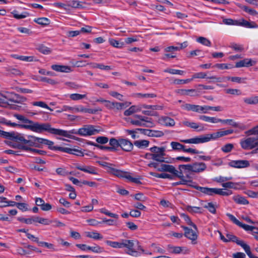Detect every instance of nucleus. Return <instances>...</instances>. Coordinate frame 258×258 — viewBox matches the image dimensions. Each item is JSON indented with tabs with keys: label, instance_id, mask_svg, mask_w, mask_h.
<instances>
[{
	"label": "nucleus",
	"instance_id": "obj_26",
	"mask_svg": "<svg viewBox=\"0 0 258 258\" xmlns=\"http://www.w3.org/2000/svg\"><path fill=\"white\" fill-rule=\"evenodd\" d=\"M28 139H30L33 147L40 148L43 141V138H38L32 136H28Z\"/></svg>",
	"mask_w": 258,
	"mask_h": 258
},
{
	"label": "nucleus",
	"instance_id": "obj_53",
	"mask_svg": "<svg viewBox=\"0 0 258 258\" xmlns=\"http://www.w3.org/2000/svg\"><path fill=\"white\" fill-rule=\"evenodd\" d=\"M3 123H4V124L7 125L8 126H12V127L19 126L22 128H23V126L25 125V124H18V123H16L15 122H12L10 120H5L3 122Z\"/></svg>",
	"mask_w": 258,
	"mask_h": 258
},
{
	"label": "nucleus",
	"instance_id": "obj_13",
	"mask_svg": "<svg viewBox=\"0 0 258 258\" xmlns=\"http://www.w3.org/2000/svg\"><path fill=\"white\" fill-rule=\"evenodd\" d=\"M19 133L15 132H7L0 130V136L5 139L18 142Z\"/></svg>",
	"mask_w": 258,
	"mask_h": 258
},
{
	"label": "nucleus",
	"instance_id": "obj_60",
	"mask_svg": "<svg viewBox=\"0 0 258 258\" xmlns=\"http://www.w3.org/2000/svg\"><path fill=\"white\" fill-rule=\"evenodd\" d=\"M32 104L34 106H40L43 108H47L51 111H52L53 110L51 109L45 102L42 101H36L33 102L32 103Z\"/></svg>",
	"mask_w": 258,
	"mask_h": 258
},
{
	"label": "nucleus",
	"instance_id": "obj_64",
	"mask_svg": "<svg viewBox=\"0 0 258 258\" xmlns=\"http://www.w3.org/2000/svg\"><path fill=\"white\" fill-rule=\"evenodd\" d=\"M96 141L98 144H105L108 142V138L106 137L100 136L96 138Z\"/></svg>",
	"mask_w": 258,
	"mask_h": 258
},
{
	"label": "nucleus",
	"instance_id": "obj_43",
	"mask_svg": "<svg viewBox=\"0 0 258 258\" xmlns=\"http://www.w3.org/2000/svg\"><path fill=\"white\" fill-rule=\"evenodd\" d=\"M37 49L40 52L44 54H48L51 52V50L50 49V48L46 47V46L43 44L40 45L38 47Z\"/></svg>",
	"mask_w": 258,
	"mask_h": 258
},
{
	"label": "nucleus",
	"instance_id": "obj_2",
	"mask_svg": "<svg viewBox=\"0 0 258 258\" xmlns=\"http://www.w3.org/2000/svg\"><path fill=\"white\" fill-rule=\"evenodd\" d=\"M233 133L234 130L232 129L227 130H220L213 134H208L189 139L181 140L180 141L186 144H198L208 142L211 140H216L219 138L231 134Z\"/></svg>",
	"mask_w": 258,
	"mask_h": 258
},
{
	"label": "nucleus",
	"instance_id": "obj_36",
	"mask_svg": "<svg viewBox=\"0 0 258 258\" xmlns=\"http://www.w3.org/2000/svg\"><path fill=\"white\" fill-rule=\"evenodd\" d=\"M34 21L37 24L42 26H47L50 23V21L47 18L42 17L35 19Z\"/></svg>",
	"mask_w": 258,
	"mask_h": 258
},
{
	"label": "nucleus",
	"instance_id": "obj_55",
	"mask_svg": "<svg viewBox=\"0 0 258 258\" xmlns=\"http://www.w3.org/2000/svg\"><path fill=\"white\" fill-rule=\"evenodd\" d=\"M125 132L128 134L131 135L132 136V138L133 139H135L136 138H139V136H137V134H138L139 132V131L137 130V128H136L135 130H125Z\"/></svg>",
	"mask_w": 258,
	"mask_h": 258
},
{
	"label": "nucleus",
	"instance_id": "obj_50",
	"mask_svg": "<svg viewBox=\"0 0 258 258\" xmlns=\"http://www.w3.org/2000/svg\"><path fill=\"white\" fill-rule=\"evenodd\" d=\"M14 116L16 117L17 119L22 121L24 124H29V122L31 120L28 119L26 118L24 116L19 114H14Z\"/></svg>",
	"mask_w": 258,
	"mask_h": 258
},
{
	"label": "nucleus",
	"instance_id": "obj_38",
	"mask_svg": "<svg viewBox=\"0 0 258 258\" xmlns=\"http://www.w3.org/2000/svg\"><path fill=\"white\" fill-rule=\"evenodd\" d=\"M150 175H151L154 177H158V178H168V179H173L172 175L167 174V173H162L161 174H159V173H157L156 172H151L150 173Z\"/></svg>",
	"mask_w": 258,
	"mask_h": 258
},
{
	"label": "nucleus",
	"instance_id": "obj_41",
	"mask_svg": "<svg viewBox=\"0 0 258 258\" xmlns=\"http://www.w3.org/2000/svg\"><path fill=\"white\" fill-rule=\"evenodd\" d=\"M178 168L179 169L178 172H182V170H184L185 171H187L188 172L190 171L193 172L192 164H181L178 166Z\"/></svg>",
	"mask_w": 258,
	"mask_h": 258
},
{
	"label": "nucleus",
	"instance_id": "obj_37",
	"mask_svg": "<svg viewBox=\"0 0 258 258\" xmlns=\"http://www.w3.org/2000/svg\"><path fill=\"white\" fill-rule=\"evenodd\" d=\"M185 210L191 214L202 213V209L201 207L186 206L185 207Z\"/></svg>",
	"mask_w": 258,
	"mask_h": 258
},
{
	"label": "nucleus",
	"instance_id": "obj_9",
	"mask_svg": "<svg viewBox=\"0 0 258 258\" xmlns=\"http://www.w3.org/2000/svg\"><path fill=\"white\" fill-rule=\"evenodd\" d=\"M137 130L139 131V132L143 135H147L149 137H161L164 135L162 131L151 130L145 128H138Z\"/></svg>",
	"mask_w": 258,
	"mask_h": 258
},
{
	"label": "nucleus",
	"instance_id": "obj_63",
	"mask_svg": "<svg viewBox=\"0 0 258 258\" xmlns=\"http://www.w3.org/2000/svg\"><path fill=\"white\" fill-rule=\"evenodd\" d=\"M225 91L226 93L232 95H240L241 94V91L237 89H227Z\"/></svg>",
	"mask_w": 258,
	"mask_h": 258
},
{
	"label": "nucleus",
	"instance_id": "obj_24",
	"mask_svg": "<svg viewBox=\"0 0 258 258\" xmlns=\"http://www.w3.org/2000/svg\"><path fill=\"white\" fill-rule=\"evenodd\" d=\"M76 168L81 171L89 173L92 174H97V172L96 171V168L93 166H86V167L81 166V165H78L76 166Z\"/></svg>",
	"mask_w": 258,
	"mask_h": 258
},
{
	"label": "nucleus",
	"instance_id": "obj_39",
	"mask_svg": "<svg viewBox=\"0 0 258 258\" xmlns=\"http://www.w3.org/2000/svg\"><path fill=\"white\" fill-rule=\"evenodd\" d=\"M86 236L89 238H93L96 240L101 239L103 236L99 233L96 232H86Z\"/></svg>",
	"mask_w": 258,
	"mask_h": 258
},
{
	"label": "nucleus",
	"instance_id": "obj_58",
	"mask_svg": "<svg viewBox=\"0 0 258 258\" xmlns=\"http://www.w3.org/2000/svg\"><path fill=\"white\" fill-rule=\"evenodd\" d=\"M86 97V95L79 94L77 93L72 94L70 95V98L73 100H79L82 99Z\"/></svg>",
	"mask_w": 258,
	"mask_h": 258
},
{
	"label": "nucleus",
	"instance_id": "obj_49",
	"mask_svg": "<svg viewBox=\"0 0 258 258\" xmlns=\"http://www.w3.org/2000/svg\"><path fill=\"white\" fill-rule=\"evenodd\" d=\"M68 6L71 7L73 8L82 9L83 6L80 4V2L77 1H72L69 2Z\"/></svg>",
	"mask_w": 258,
	"mask_h": 258
},
{
	"label": "nucleus",
	"instance_id": "obj_3",
	"mask_svg": "<svg viewBox=\"0 0 258 258\" xmlns=\"http://www.w3.org/2000/svg\"><path fill=\"white\" fill-rule=\"evenodd\" d=\"M97 163L101 166L106 167L107 172L111 174L120 178H125L130 181L136 184H142V182L140 180V178H136L132 177L130 175V172L113 168L112 166H115V165L114 164L100 161H97Z\"/></svg>",
	"mask_w": 258,
	"mask_h": 258
},
{
	"label": "nucleus",
	"instance_id": "obj_28",
	"mask_svg": "<svg viewBox=\"0 0 258 258\" xmlns=\"http://www.w3.org/2000/svg\"><path fill=\"white\" fill-rule=\"evenodd\" d=\"M142 107V106L133 105L124 112V115L125 116L131 115L135 112L141 111Z\"/></svg>",
	"mask_w": 258,
	"mask_h": 258
},
{
	"label": "nucleus",
	"instance_id": "obj_57",
	"mask_svg": "<svg viewBox=\"0 0 258 258\" xmlns=\"http://www.w3.org/2000/svg\"><path fill=\"white\" fill-rule=\"evenodd\" d=\"M242 9L244 11L252 16H256L258 15V13L256 11H255L253 9L249 8L247 6H244Z\"/></svg>",
	"mask_w": 258,
	"mask_h": 258
},
{
	"label": "nucleus",
	"instance_id": "obj_45",
	"mask_svg": "<svg viewBox=\"0 0 258 258\" xmlns=\"http://www.w3.org/2000/svg\"><path fill=\"white\" fill-rule=\"evenodd\" d=\"M168 248L169 249H172V252L175 254H178L181 252L184 247L180 246H174L171 245H168Z\"/></svg>",
	"mask_w": 258,
	"mask_h": 258
},
{
	"label": "nucleus",
	"instance_id": "obj_18",
	"mask_svg": "<svg viewBox=\"0 0 258 258\" xmlns=\"http://www.w3.org/2000/svg\"><path fill=\"white\" fill-rule=\"evenodd\" d=\"M193 172L200 173L206 170L207 168L206 164L204 162H195L192 164Z\"/></svg>",
	"mask_w": 258,
	"mask_h": 258
},
{
	"label": "nucleus",
	"instance_id": "obj_19",
	"mask_svg": "<svg viewBox=\"0 0 258 258\" xmlns=\"http://www.w3.org/2000/svg\"><path fill=\"white\" fill-rule=\"evenodd\" d=\"M51 69L56 72L69 73L72 71L71 68L69 66L53 64L51 66Z\"/></svg>",
	"mask_w": 258,
	"mask_h": 258
},
{
	"label": "nucleus",
	"instance_id": "obj_22",
	"mask_svg": "<svg viewBox=\"0 0 258 258\" xmlns=\"http://www.w3.org/2000/svg\"><path fill=\"white\" fill-rule=\"evenodd\" d=\"M41 144H44L48 146V148L51 150H58L63 152V148L62 147L53 146L54 144L53 142L49 141L47 139H43Z\"/></svg>",
	"mask_w": 258,
	"mask_h": 258
},
{
	"label": "nucleus",
	"instance_id": "obj_54",
	"mask_svg": "<svg viewBox=\"0 0 258 258\" xmlns=\"http://www.w3.org/2000/svg\"><path fill=\"white\" fill-rule=\"evenodd\" d=\"M234 148V146L232 144H226L221 148V150L226 153H229Z\"/></svg>",
	"mask_w": 258,
	"mask_h": 258
},
{
	"label": "nucleus",
	"instance_id": "obj_10",
	"mask_svg": "<svg viewBox=\"0 0 258 258\" xmlns=\"http://www.w3.org/2000/svg\"><path fill=\"white\" fill-rule=\"evenodd\" d=\"M181 228L184 230V235L185 237L192 241V244H196L198 238V234L192 229L185 226H181Z\"/></svg>",
	"mask_w": 258,
	"mask_h": 258
},
{
	"label": "nucleus",
	"instance_id": "obj_29",
	"mask_svg": "<svg viewBox=\"0 0 258 258\" xmlns=\"http://www.w3.org/2000/svg\"><path fill=\"white\" fill-rule=\"evenodd\" d=\"M109 42L111 45L118 48H122L125 45L124 42L121 40H116L114 39L111 38L109 39Z\"/></svg>",
	"mask_w": 258,
	"mask_h": 258
},
{
	"label": "nucleus",
	"instance_id": "obj_56",
	"mask_svg": "<svg viewBox=\"0 0 258 258\" xmlns=\"http://www.w3.org/2000/svg\"><path fill=\"white\" fill-rule=\"evenodd\" d=\"M204 207L207 209L212 214L216 213V208L212 203H208L207 205H205Z\"/></svg>",
	"mask_w": 258,
	"mask_h": 258
},
{
	"label": "nucleus",
	"instance_id": "obj_61",
	"mask_svg": "<svg viewBox=\"0 0 258 258\" xmlns=\"http://www.w3.org/2000/svg\"><path fill=\"white\" fill-rule=\"evenodd\" d=\"M223 22L224 24L229 25H236L238 24V21L232 19H224Z\"/></svg>",
	"mask_w": 258,
	"mask_h": 258
},
{
	"label": "nucleus",
	"instance_id": "obj_7",
	"mask_svg": "<svg viewBox=\"0 0 258 258\" xmlns=\"http://www.w3.org/2000/svg\"><path fill=\"white\" fill-rule=\"evenodd\" d=\"M241 148L244 150H250L258 147V137H249L240 142Z\"/></svg>",
	"mask_w": 258,
	"mask_h": 258
},
{
	"label": "nucleus",
	"instance_id": "obj_17",
	"mask_svg": "<svg viewBox=\"0 0 258 258\" xmlns=\"http://www.w3.org/2000/svg\"><path fill=\"white\" fill-rule=\"evenodd\" d=\"M157 170L160 172H168L172 173L173 175L176 174V172H178L173 165L164 164H161L160 167L157 168Z\"/></svg>",
	"mask_w": 258,
	"mask_h": 258
},
{
	"label": "nucleus",
	"instance_id": "obj_14",
	"mask_svg": "<svg viewBox=\"0 0 258 258\" xmlns=\"http://www.w3.org/2000/svg\"><path fill=\"white\" fill-rule=\"evenodd\" d=\"M120 147L125 152L131 151L134 148V144L128 139H120Z\"/></svg>",
	"mask_w": 258,
	"mask_h": 258
},
{
	"label": "nucleus",
	"instance_id": "obj_52",
	"mask_svg": "<svg viewBox=\"0 0 258 258\" xmlns=\"http://www.w3.org/2000/svg\"><path fill=\"white\" fill-rule=\"evenodd\" d=\"M142 106L144 108L151 109L153 111L155 110H162L163 109V106L160 105H149L143 104Z\"/></svg>",
	"mask_w": 258,
	"mask_h": 258
},
{
	"label": "nucleus",
	"instance_id": "obj_47",
	"mask_svg": "<svg viewBox=\"0 0 258 258\" xmlns=\"http://www.w3.org/2000/svg\"><path fill=\"white\" fill-rule=\"evenodd\" d=\"M197 41L207 46H211V41L207 38L204 37H199L197 39Z\"/></svg>",
	"mask_w": 258,
	"mask_h": 258
},
{
	"label": "nucleus",
	"instance_id": "obj_35",
	"mask_svg": "<svg viewBox=\"0 0 258 258\" xmlns=\"http://www.w3.org/2000/svg\"><path fill=\"white\" fill-rule=\"evenodd\" d=\"M180 216L184 219V221L188 225L192 226L196 231H198L197 226L191 221L190 217L187 215L182 213L180 214Z\"/></svg>",
	"mask_w": 258,
	"mask_h": 258
},
{
	"label": "nucleus",
	"instance_id": "obj_32",
	"mask_svg": "<svg viewBox=\"0 0 258 258\" xmlns=\"http://www.w3.org/2000/svg\"><path fill=\"white\" fill-rule=\"evenodd\" d=\"M110 148H113L112 151H116L117 148L120 147V139L117 140L115 138H111L109 140Z\"/></svg>",
	"mask_w": 258,
	"mask_h": 258
},
{
	"label": "nucleus",
	"instance_id": "obj_51",
	"mask_svg": "<svg viewBox=\"0 0 258 258\" xmlns=\"http://www.w3.org/2000/svg\"><path fill=\"white\" fill-rule=\"evenodd\" d=\"M244 101L245 103L248 104H255L258 103V96L245 98L244 99Z\"/></svg>",
	"mask_w": 258,
	"mask_h": 258
},
{
	"label": "nucleus",
	"instance_id": "obj_4",
	"mask_svg": "<svg viewBox=\"0 0 258 258\" xmlns=\"http://www.w3.org/2000/svg\"><path fill=\"white\" fill-rule=\"evenodd\" d=\"M105 242L109 246L113 248H127V251L125 253L132 255L136 256L135 253L137 254V251L133 248L134 246V241L132 240L122 239L120 242L112 241L110 240H106Z\"/></svg>",
	"mask_w": 258,
	"mask_h": 258
},
{
	"label": "nucleus",
	"instance_id": "obj_11",
	"mask_svg": "<svg viewBox=\"0 0 258 258\" xmlns=\"http://www.w3.org/2000/svg\"><path fill=\"white\" fill-rule=\"evenodd\" d=\"M184 106L188 111L191 110L200 113H207V105L202 106L198 105L186 104Z\"/></svg>",
	"mask_w": 258,
	"mask_h": 258
},
{
	"label": "nucleus",
	"instance_id": "obj_23",
	"mask_svg": "<svg viewBox=\"0 0 258 258\" xmlns=\"http://www.w3.org/2000/svg\"><path fill=\"white\" fill-rule=\"evenodd\" d=\"M160 121L166 126H173L175 124L174 119L168 116H162Z\"/></svg>",
	"mask_w": 258,
	"mask_h": 258
},
{
	"label": "nucleus",
	"instance_id": "obj_5",
	"mask_svg": "<svg viewBox=\"0 0 258 258\" xmlns=\"http://www.w3.org/2000/svg\"><path fill=\"white\" fill-rule=\"evenodd\" d=\"M199 191L205 194L213 196L214 194H217L223 196H228L232 194V191L227 190V191H223L222 188H209L207 187H198Z\"/></svg>",
	"mask_w": 258,
	"mask_h": 258
},
{
	"label": "nucleus",
	"instance_id": "obj_6",
	"mask_svg": "<svg viewBox=\"0 0 258 258\" xmlns=\"http://www.w3.org/2000/svg\"><path fill=\"white\" fill-rule=\"evenodd\" d=\"M102 131L100 129H96L95 125L91 124L84 125L83 127L78 130L79 135L82 136H90L96 135Z\"/></svg>",
	"mask_w": 258,
	"mask_h": 258
},
{
	"label": "nucleus",
	"instance_id": "obj_46",
	"mask_svg": "<svg viewBox=\"0 0 258 258\" xmlns=\"http://www.w3.org/2000/svg\"><path fill=\"white\" fill-rule=\"evenodd\" d=\"M213 67H216L218 69L223 70V69H230L234 68V66L232 64H227V63H216L215 64Z\"/></svg>",
	"mask_w": 258,
	"mask_h": 258
},
{
	"label": "nucleus",
	"instance_id": "obj_12",
	"mask_svg": "<svg viewBox=\"0 0 258 258\" xmlns=\"http://www.w3.org/2000/svg\"><path fill=\"white\" fill-rule=\"evenodd\" d=\"M229 166L236 168H242L248 167L250 166V164L247 160H232L229 162Z\"/></svg>",
	"mask_w": 258,
	"mask_h": 258
},
{
	"label": "nucleus",
	"instance_id": "obj_44",
	"mask_svg": "<svg viewBox=\"0 0 258 258\" xmlns=\"http://www.w3.org/2000/svg\"><path fill=\"white\" fill-rule=\"evenodd\" d=\"M13 99L14 101L13 103H21L26 100V97L21 96L19 94L14 93Z\"/></svg>",
	"mask_w": 258,
	"mask_h": 258
},
{
	"label": "nucleus",
	"instance_id": "obj_30",
	"mask_svg": "<svg viewBox=\"0 0 258 258\" xmlns=\"http://www.w3.org/2000/svg\"><path fill=\"white\" fill-rule=\"evenodd\" d=\"M149 141L145 140H137L134 142V145L140 149L148 147L149 145Z\"/></svg>",
	"mask_w": 258,
	"mask_h": 258
},
{
	"label": "nucleus",
	"instance_id": "obj_15",
	"mask_svg": "<svg viewBox=\"0 0 258 258\" xmlns=\"http://www.w3.org/2000/svg\"><path fill=\"white\" fill-rule=\"evenodd\" d=\"M196 78H207L210 79H213L215 80L216 82L220 83L222 82L224 80V78L217 77L216 76L207 77V74L203 72L197 73L194 74L191 79H192L193 80L194 79Z\"/></svg>",
	"mask_w": 258,
	"mask_h": 258
},
{
	"label": "nucleus",
	"instance_id": "obj_40",
	"mask_svg": "<svg viewBox=\"0 0 258 258\" xmlns=\"http://www.w3.org/2000/svg\"><path fill=\"white\" fill-rule=\"evenodd\" d=\"M13 95L14 92H6L4 93L1 94V96L3 97V99H4L7 102L8 101H9L11 102H13V101H14L13 99Z\"/></svg>",
	"mask_w": 258,
	"mask_h": 258
},
{
	"label": "nucleus",
	"instance_id": "obj_1",
	"mask_svg": "<svg viewBox=\"0 0 258 258\" xmlns=\"http://www.w3.org/2000/svg\"><path fill=\"white\" fill-rule=\"evenodd\" d=\"M23 128L30 130L39 134H42L44 132L55 135L66 136V132L59 129L53 128L49 123H39L30 120L29 124H25L23 126Z\"/></svg>",
	"mask_w": 258,
	"mask_h": 258
},
{
	"label": "nucleus",
	"instance_id": "obj_59",
	"mask_svg": "<svg viewBox=\"0 0 258 258\" xmlns=\"http://www.w3.org/2000/svg\"><path fill=\"white\" fill-rule=\"evenodd\" d=\"M100 212L102 213L105 214L106 215H107L108 216H110V217L114 218L117 219L118 218V215L111 213L105 208L101 209L100 210Z\"/></svg>",
	"mask_w": 258,
	"mask_h": 258
},
{
	"label": "nucleus",
	"instance_id": "obj_27",
	"mask_svg": "<svg viewBox=\"0 0 258 258\" xmlns=\"http://www.w3.org/2000/svg\"><path fill=\"white\" fill-rule=\"evenodd\" d=\"M177 92L182 95L195 96L198 95V92L195 89H178Z\"/></svg>",
	"mask_w": 258,
	"mask_h": 258
},
{
	"label": "nucleus",
	"instance_id": "obj_8",
	"mask_svg": "<svg viewBox=\"0 0 258 258\" xmlns=\"http://www.w3.org/2000/svg\"><path fill=\"white\" fill-rule=\"evenodd\" d=\"M226 216L230 219V220L235 224L242 228L246 231H253V230H258V227L252 226H250L243 224L238 221L233 215L230 213H227Z\"/></svg>",
	"mask_w": 258,
	"mask_h": 258
},
{
	"label": "nucleus",
	"instance_id": "obj_33",
	"mask_svg": "<svg viewBox=\"0 0 258 258\" xmlns=\"http://www.w3.org/2000/svg\"><path fill=\"white\" fill-rule=\"evenodd\" d=\"M18 141H20L22 145H26L29 147H33L30 139H25L20 134L19 135Z\"/></svg>",
	"mask_w": 258,
	"mask_h": 258
},
{
	"label": "nucleus",
	"instance_id": "obj_20",
	"mask_svg": "<svg viewBox=\"0 0 258 258\" xmlns=\"http://www.w3.org/2000/svg\"><path fill=\"white\" fill-rule=\"evenodd\" d=\"M226 237L227 238V240H229V241H231L232 242H235L237 244L241 246L243 249L247 245L242 240H239L238 238L234 235L228 233L226 234Z\"/></svg>",
	"mask_w": 258,
	"mask_h": 258
},
{
	"label": "nucleus",
	"instance_id": "obj_42",
	"mask_svg": "<svg viewBox=\"0 0 258 258\" xmlns=\"http://www.w3.org/2000/svg\"><path fill=\"white\" fill-rule=\"evenodd\" d=\"M199 118L206 122H210L212 123L218 122L219 118L214 117H209L206 115H200Z\"/></svg>",
	"mask_w": 258,
	"mask_h": 258
},
{
	"label": "nucleus",
	"instance_id": "obj_62",
	"mask_svg": "<svg viewBox=\"0 0 258 258\" xmlns=\"http://www.w3.org/2000/svg\"><path fill=\"white\" fill-rule=\"evenodd\" d=\"M89 248V250H91L95 253H101L104 251V248L98 245H95L94 246H91V248Z\"/></svg>",
	"mask_w": 258,
	"mask_h": 258
},
{
	"label": "nucleus",
	"instance_id": "obj_25",
	"mask_svg": "<svg viewBox=\"0 0 258 258\" xmlns=\"http://www.w3.org/2000/svg\"><path fill=\"white\" fill-rule=\"evenodd\" d=\"M63 152H66L67 153H69L71 154H73L76 155L77 156H84V154L83 152L80 150L76 149H72L67 147H64L63 150Z\"/></svg>",
	"mask_w": 258,
	"mask_h": 258
},
{
	"label": "nucleus",
	"instance_id": "obj_48",
	"mask_svg": "<svg viewBox=\"0 0 258 258\" xmlns=\"http://www.w3.org/2000/svg\"><path fill=\"white\" fill-rule=\"evenodd\" d=\"M12 14H13L14 17L17 19L25 18L26 17L29 16V13L27 12H25L22 14L20 15L18 14V12L17 11H14L12 12Z\"/></svg>",
	"mask_w": 258,
	"mask_h": 258
},
{
	"label": "nucleus",
	"instance_id": "obj_21",
	"mask_svg": "<svg viewBox=\"0 0 258 258\" xmlns=\"http://www.w3.org/2000/svg\"><path fill=\"white\" fill-rule=\"evenodd\" d=\"M59 130L66 132L65 134L66 135V136L60 135L61 136L67 137V138H70L71 139H73V140H75L78 141H80L81 140L80 138L71 135V134L79 135V133L78 132V130L73 129V130L67 131L62 130L61 129H59Z\"/></svg>",
	"mask_w": 258,
	"mask_h": 258
},
{
	"label": "nucleus",
	"instance_id": "obj_34",
	"mask_svg": "<svg viewBox=\"0 0 258 258\" xmlns=\"http://www.w3.org/2000/svg\"><path fill=\"white\" fill-rule=\"evenodd\" d=\"M233 199L238 204L247 205L249 204L248 201L245 198L239 195L233 197Z\"/></svg>",
	"mask_w": 258,
	"mask_h": 258
},
{
	"label": "nucleus",
	"instance_id": "obj_31",
	"mask_svg": "<svg viewBox=\"0 0 258 258\" xmlns=\"http://www.w3.org/2000/svg\"><path fill=\"white\" fill-rule=\"evenodd\" d=\"M6 143L9 145V146L15 148V149H18L20 150H22L26 151L27 149V146L22 145V144H17V143H14L11 141H6Z\"/></svg>",
	"mask_w": 258,
	"mask_h": 258
},
{
	"label": "nucleus",
	"instance_id": "obj_16",
	"mask_svg": "<svg viewBox=\"0 0 258 258\" xmlns=\"http://www.w3.org/2000/svg\"><path fill=\"white\" fill-rule=\"evenodd\" d=\"M173 176L179 178V179H181V180L178 182L172 183V186H175L180 184L186 185L187 184V183H192V180H186L184 179L183 172H176V174H174Z\"/></svg>",
	"mask_w": 258,
	"mask_h": 258
}]
</instances>
